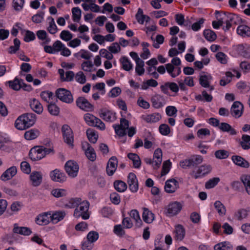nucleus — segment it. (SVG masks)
Masks as SVG:
<instances>
[{
  "label": "nucleus",
  "instance_id": "f3484780",
  "mask_svg": "<svg viewBox=\"0 0 250 250\" xmlns=\"http://www.w3.org/2000/svg\"><path fill=\"white\" fill-rule=\"evenodd\" d=\"M243 104L238 101L234 102L231 107L230 111L233 116L239 117L242 114Z\"/></svg>",
  "mask_w": 250,
  "mask_h": 250
},
{
  "label": "nucleus",
  "instance_id": "13d9d810",
  "mask_svg": "<svg viewBox=\"0 0 250 250\" xmlns=\"http://www.w3.org/2000/svg\"><path fill=\"white\" fill-rule=\"evenodd\" d=\"M85 154L88 160L93 162L95 161L96 159V154L93 147L90 148L88 151L85 152Z\"/></svg>",
  "mask_w": 250,
  "mask_h": 250
},
{
  "label": "nucleus",
  "instance_id": "f704fd0d",
  "mask_svg": "<svg viewBox=\"0 0 250 250\" xmlns=\"http://www.w3.org/2000/svg\"><path fill=\"white\" fill-rule=\"evenodd\" d=\"M238 49L240 51V53L244 57L246 58H250V46L246 45H243L242 44L239 45L238 46Z\"/></svg>",
  "mask_w": 250,
  "mask_h": 250
},
{
  "label": "nucleus",
  "instance_id": "774afa93",
  "mask_svg": "<svg viewBox=\"0 0 250 250\" xmlns=\"http://www.w3.org/2000/svg\"><path fill=\"white\" fill-rule=\"evenodd\" d=\"M159 130L161 134L167 135L170 133V128L167 124H162L159 126Z\"/></svg>",
  "mask_w": 250,
  "mask_h": 250
},
{
  "label": "nucleus",
  "instance_id": "412c9836",
  "mask_svg": "<svg viewBox=\"0 0 250 250\" xmlns=\"http://www.w3.org/2000/svg\"><path fill=\"white\" fill-rule=\"evenodd\" d=\"M174 233V239L178 241H182L185 236L186 231L184 227L179 224L175 226Z\"/></svg>",
  "mask_w": 250,
  "mask_h": 250
},
{
  "label": "nucleus",
  "instance_id": "f8f14e48",
  "mask_svg": "<svg viewBox=\"0 0 250 250\" xmlns=\"http://www.w3.org/2000/svg\"><path fill=\"white\" fill-rule=\"evenodd\" d=\"M179 188V183L176 180L170 179L165 183V190L167 193H173Z\"/></svg>",
  "mask_w": 250,
  "mask_h": 250
},
{
  "label": "nucleus",
  "instance_id": "37998d69",
  "mask_svg": "<svg viewBox=\"0 0 250 250\" xmlns=\"http://www.w3.org/2000/svg\"><path fill=\"white\" fill-rule=\"evenodd\" d=\"M86 135L89 141L91 143L95 144L97 142L98 135L96 134L94 130L90 128L87 129Z\"/></svg>",
  "mask_w": 250,
  "mask_h": 250
},
{
  "label": "nucleus",
  "instance_id": "49530a36",
  "mask_svg": "<svg viewBox=\"0 0 250 250\" xmlns=\"http://www.w3.org/2000/svg\"><path fill=\"white\" fill-rule=\"evenodd\" d=\"M220 179L219 177H214L210 179L205 184V188L207 189H210L216 186L220 182Z\"/></svg>",
  "mask_w": 250,
  "mask_h": 250
},
{
  "label": "nucleus",
  "instance_id": "dca6fc26",
  "mask_svg": "<svg viewBox=\"0 0 250 250\" xmlns=\"http://www.w3.org/2000/svg\"><path fill=\"white\" fill-rule=\"evenodd\" d=\"M231 160L235 165L243 167L248 168L250 167V163L242 157L239 155H233L231 157Z\"/></svg>",
  "mask_w": 250,
  "mask_h": 250
},
{
  "label": "nucleus",
  "instance_id": "6e6552de",
  "mask_svg": "<svg viewBox=\"0 0 250 250\" xmlns=\"http://www.w3.org/2000/svg\"><path fill=\"white\" fill-rule=\"evenodd\" d=\"M77 105L84 111H92L94 110V106L83 97L78 98L76 101Z\"/></svg>",
  "mask_w": 250,
  "mask_h": 250
},
{
  "label": "nucleus",
  "instance_id": "a878e982",
  "mask_svg": "<svg viewBox=\"0 0 250 250\" xmlns=\"http://www.w3.org/2000/svg\"><path fill=\"white\" fill-rule=\"evenodd\" d=\"M143 219L146 223H151L154 220V214L147 208H143Z\"/></svg>",
  "mask_w": 250,
  "mask_h": 250
},
{
  "label": "nucleus",
  "instance_id": "7ed1b4c3",
  "mask_svg": "<svg viewBox=\"0 0 250 250\" xmlns=\"http://www.w3.org/2000/svg\"><path fill=\"white\" fill-rule=\"evenodd\" d=\"M56 97L61 101L71 104L73 102V98L71 92L63 88L57 89L55 92Z\"/></svg>",
  "mask_w": 250,
  "mask_h": 250
},
{
  "label": "nucleus",
  "instance_id": "a19ab883",
  "mask_svg": "<svg viewBox=\"0 0 250 250\" xmlns=\"http://www.w3.org/2000/svg\"><path fill=\"white\" fill-rule=\"evenodd\" d=\"M114 187L115 189L120 192H124L127 188V185L125 183L120 180L115 181Z\"/></svg>",
  "mask_w": 250,
  "mask_h": 250
},
{
  "label": "nucleus",
  "instance_id": "052dcab7",
  "mask_svg": "<svg viewBox=\"0 0 250 250\" xmlns=\"http://www.w3.org/2000/svg\"><path fill=\"white\" fill-rule=\"evenodd\" d=\"M144 15H145L143 13V9L141 8H139L138 9V11L135 15V18L138 22H139L140 24H144V18L143 17V16Z\"/></svg>",
  "mask_w": 250,
  "mask_h": 250
},
{
  "label": "nucleus",
  "instance_id": "e433bc0d",
  "mask_svg": "<svg viewBox=\"0 0 250 250\" xmlns=\"http://www.w3.org/2000/svg\"><path fill=\"white\" fill-rule=\"evenodd\" d=\"M250 136L244 134L242 136V141L240 144L243 149L248 150L250 148Z\"/></svg>",
  "mask_w": 250,
  "mask_h": 250
},
{
  "label": "nucleus",
  "instance_id": "b1692460",
  "mask_svg": "<svg viewBox=\"0 0 250 250\" xmlns=\"http://www.w3.org/2000/svg\"><path fill=\"white\" fill-rule=\"evenodd\" d=\"M30 106L31 109L37 114H40L43 111V107L40 102L36 99H33L30 101Z\"/></svg>",
  "mask_w": 250,
  "mask_h": 250
},
{
  "label": "nucleus",
  "instance_id": "79ce46f5",
  "mask_svg": "<svg viewBox=\"0 0 250 250\" xmlns=\"http://www.w3.org/2000/svg\"><path fill=\"white\" fill-rule=\"evenodd\" d=\"M36 222L39 225H46L49 222L46 214H40L36 218Z\"/></svg>",
  "mask_w": 250,
  "mask_h": 250
},
{
  "label": "nucleus",
  "instance_id": "ea45409f",
  "mask_svg": "<svg viewBox=\"0 0 250 250\" xmlns=\"http://www.w3.org/2000/svg\"><path fill=\"white\" fill-rule=\"evenodd\" d=\"M214 208L217 210V212L219 214V215L224 216L226 214V208L220 201H216L214 203Z\"/></svg>",
  "mask_w": 250,
  "mask_h": 250
},
{
  "label": "nucleus",
  "instance_id": "c85d7f7f",
  "mask_svg": "<svg viewBox=\"0 0 250 250\" xmlns=\"http://www.w3.org/2000/svg\"><path fill=\"white\" fill-rule=\"evenodd\" d=\"M120 62L124 70L129 71L132 69L133 65L126 57L124 56L121 57Z\"/></svg>",
  "mask_w": 250,
  "mask_h": 250
},
{
  "label": "nucleus",
  "instance_id": "423d86ee",
  "mask_svg": "<svg viewBox=\"0 0 250 250\" xmlns=\"http://www.w3.org/2000/svg\"><path fill=\"white\" fill-rule=\"evenodd\" d=\"M64 142L68 145L73 146L74 137L73 132L70 127L66 125H63L62 128Z\"/></svg>",
  "mask_w": 250,
  "mask_h": 250
},
{
  "label": "nucleus",
  "instance_id": "6ab92c4d",
  "mask_svg": "<svg viewBox=\"0 0 250 250\" xmlns=\"http://www.w3.org/2000/svg\"><path fill=\"white\" fill-rule=\"evenodd\" d=\"M17 172L16 167L15 166L11 167L3 173L1 175L0 179L3 181L10 180L16 174Z\"/></svg>",
  "mask_w": 250,
  "mask_h": 250
},
{
  "label": "nucleus",
  "instance_id": "4c0bfd02",
  "mask_svg": "<svg viewBox=\"0 0 250 250\" xmlns=\"http://www.w3.org/2000/svg\"><path fill=\"white\" fill-rule=\"evenodd\" d=\"M81 200L80 198H71L67 203L64 205V207L68 208H76L78 205L81 203Z\"/></svg>",
  "mask_w": 250,
  "mask_h": 250
},
{
  "label": "nucleus",
  "instance_id": "a18cd8bd",
  "mask_svg": "<svg viewBox=\"0 0 250 250\" xmlns=\"http://www.w3.org/2000/svg\"><path fill=\"white\" fill-rule=\"evenodd\" d=\"M84 120L86 123L89 126H94L95 121H96L97 117L93 115L90 113H86L84 115Z\"/></svg>",
  "mask_w": 250,
  "mask_h": 250
},
{
  "label": "nucleus",
  "instance_id": "5fc2aeb1",
  "mask_svg": "<svg viewBox=\"0 0 250 250\" xmlns=\"http://www.w3.org/2000/svg\"><path fill=\"white\" fill-rule=\"evenodd\" d=\"M49 112L53 115H58L60 112V108L55 104H50L48 105Z\"/></svg>",
  "mask_w": 250,
  "mask_h": 250
},
{
  "label": "nucleus",
  "instance_id": "864d4df0",
  "mask_svg": "<svg viewBox=\"0 0 250 250\" xmlns=\"http://www.w3.org/2000/svg\"><path fill=\"white\" fill-rule=\"evenodd\" d=\"M157 85V82L156 80L151 79L146 81V82H144L142 85V88L143 89H147L149 86L155 87Z\"/></svg>",
  "mask_w": 250,
  "mask_h": 250
},
{
  "label": "nucleus",
  "instance_id": "6e6d98bb",
  "mask_svg": "<svg viewBox=\"0 0 250 250\" xmlns=\"http://www.w3.org/2000/svg\"><path fill=\"white\" fill-rule=\"evenodd\" d=\"M171 166V162L170 161L167 160L165 161L163 164L162 169L161 171V176L166 175L169 171Z\"/></svg>",
  "mask_w": 250,
  "mask_h": 250
},
{
  "label": "nucleus",
  "instance_id": "09e8293b",
  "mask_svg": "<svg viewBox=\"0 0 250 250\" xmlns=\"http://www.w3.org/2000/svg\"><path fill=\"white\" fill-rule=\"evenodd\" d=\"M81 10L79 7H74L72 9L73 20L74 21L78 22L81 17Z\"/></svg>",
  "mask_w": 250,
  "mask_h": 250
},
{
  "label": "nucleus",
  "instance_id": "e2e57ef3",
  "mask_svg": "<svg viewBox=\"0 0 250 250\" xmlns=\"http://www.w3.org/2000/svg\"><path fill=\"white\" fill-rule=\"evenodd\" d=\"M21 171L26 174H29L31 172V167L28 163L26 161H23L21 164Z\"/></svg>",
  "mask_w": 250,
  "mask_h": 250
},
{
  "label": "nucleus",
  "instance_id": "39448f33",
  "mask_svg": "<svg viewBox=\"0 0 250 250\" xmlns=\"http://www.w3.org/2000/svg\"><path fill=\"white\" fill-rule=\"evenodd\" d=\"M212 170V167L209 165H203L200 166L196 171H193L191 175L195 179L203 177L210 172Z\"/></svg>",
  "mask_w": 250,
  "mask_h": 250
},
{
  "label": "nucleus",
  "instance_id": "393cba45",
  "mask_svg": "<svg viewBox=\"0 0 250 250\" xmlns=\"http://www.w3.org/2000/svg\"><path fill=\"white\" fill-rule=\"evenodd\" d=\"M249 213H250V207L238 209L235 212L234 216L238 220L241 221L247 217Z\"/></svg>",
  "mask_w": 250,
  "mask_h": 250
},
{
  "label": "nucleus",
  "instance_id": "8fccbe9b",
  "mask_svg": "<svg viewBox=\"0 0 250 250\" xmlns=\"http://www.w3.org/2000/svg\"><path fill=\"white\" fill-rule=\"evenodd\" d=\"M136 72L139 76L143 75L145 72V69L144 68L145 65L144 62L143 60H141L140 61L136 62Z\"/></svg>",
  "mask_w": 250,
  "mask_h": 250
},
{
  "label": "nucleus",
  "instance_id": "7c9ffc66",
  "mask_svg": "<svg viewBox=\"0 0 250 250\" xmlns=\"http://www.w3.org/2000/svg\"><path fill=\"white\" fill-rule=\"evenodd\" d=\"M219 128L224 132H229L231 135L236 134L237 132L229 124L226 123H222L219 126Z\"/></svg>",
  "mask_w": 250,
  "mask_h": 250
},
{
  "label": "nucleus",
  "instance_id": "9b49d317",
  "mask_svg": "<svg viewBox=\"0 0 250 250\" xmlns=\"http://www.w3.org/2000/svg\"><path fill=\"white\" fill-rule=\"evenodd\" d=\"M118 166V160L116 157H111L107 164L106 171L109 176H112L117 169Z\"/></svg>",
  "mask_w": 250,
  "mask_h": 250
},
{
  "label": "nucleus",
  "instance_id": "72a5a7b5",
  "mask_svg": "<svg viewBox=\"0 0 250 250\" xmlns=\"http://www.w3.org/2000/svg\"><path fill=\"white\" fill-rule=\"evenodd\" d=\"M161 118V115L158 113L147 115L144 117V119L147 123H156L159 121Z\"/></svg>",
  "mask_w": 250,
  "mask_h": 250
},
{
  "label": "nucleus",
  "instance_id": "c9c22d12",
  "mask_svg": "<svg viewBox=\"0 0 250 250\" xmlns=\"http://www.w3.org/2000/svg\"><path fill=\"white\" fill-rule=\"evenodd\" d=\"M9 86L15 90H19L21 88V84L23 83V80L16 78L13 81H8Z\"/></svg>",
  "mask_w": 250,
  "mask_h": 250
},
{
  "label": "nucleus",
  "instance_id": "a211bd4d",
  "mask_svg": "<svg viewBox=\"0 0 250 250\" xmlns=\"http://www.w3.org/2000/svg\"><path fill=\"white\" fill-rule=\"evenodd\" d=\"M42 150H41L40 147L36 146L34 148L30 150L29 156L32 161H38L43 158V154L42 153Z\"/></svg>",
  "mask_w": 250,
  "mask_h": 250
},
{
  "label": "nucleus",
  "instance_id": "c756f323",
  "mask_svg": "<svg viewBox=\"0 0 250 250\" xmlns=\"http://www.w3.org/2000/svg\"><path fill=\"white\" fill-rule=\"evenodd\" d=\"M129 215L135 220V225L137 227H140L143 222L140 217L138 211L136 209H132L130 211Z\"/></svg>",
  "mask_w": 250,
  "mask_h": 250
},
{
  "label": "nucleus",
  "instance_id": "5701e85b",
  "mask_svg": "<svg viewBox=\"0 0 250 250\" xmlns=\"http://www.w3.org/2000/svg\"><path fill=\"white\" fill-rule=\"evenodd\" d=\"M153 159L155 163L153 168L154 169H157L160 167L162 160V151L160 148H157L155 150L153 154Z\"/></svg>",
  "mask_w": 250,
  "mask_h": 250
},
{
  "label": "nucleus",
  "instance_id": "de8ad7c7",
  "mask_svg": "<svg viewBox=\"0 0 250 250\" xmlns=\"http://www.w3.org/2000/svg\"><path fill=\"white\" fill-rule=\"evenodd\" d=\"M51 194L55 197L59 198L66 196L67 191L64 189L56 188L51 191Z\"/></svg>",
  "mask_w": 250,
  "mask_h": 250
},
{
  "label": "nucleus",
  "instance_id": "1a4fd4ad",
  "mask_svg": "<svg viewBox=\"0 0 250 250\" xmlns=\"http://www.w3.org/2000/svg\"><path fill=\"white\" fill-rule=\"evenodd\" d=\"M65 168L69 176L74 178L77 175L79 167L76 162L73 161H67L65 164Z\"/></svg>",
  "mask_w": 250,
  "mask_h": 250
},
{
  "label": "nucleus",
  "instance_id": "2f4dec72",
  "mask_svg": "<svg viewBox=\"0 0 250 250\" xmlns=\"http://www.w3.org/2000/svg\"><path fill=\"white\" fill-rule=\"evenodd\" d=\"M128 158L132 161L134 167L138 168L140 167L141 161L139 156L135 153H128Z\"/></svg>",
  "mask_w": 250,
  "mask_h": 250
},
{
  "label": "nucleus",
  "instance_id": "0e129e2a",
  "mask_svg": "<svg viewBox=\"0 0 250 250\" xmlns=\"http://www.w3.org/2000/svg\"><path fill=\"white\" fill-rule=\"evenodd\" d=\"M191 162V166L195 167L202 163L203 159L200 155H196L193 156L192 158L190 159Z\"/></svg>",
  "mask_w": 250,
  "mask_h": 250
},
{
  "label": "nucleus",
  "instance_id": "f03ea898",
  "mask_svg": "<svg viewBox=\"0 0 250 250\" xmlns=\"http://www.w3.org/2000/svg\"><path fill=\"white\" fill-rule=\"evenodd\" d=\"M89 204L87 201H82L78 205L74 212V216L79 218L82 217L83 219L86 220L89 218V214L88 212Z\"/></svg>",
  "mask_w": 250,
  "mask_h": 250
},
{
  "label": "nucleus",
  "instance_id": "338daca9",
  "mask_svg": "<svg viewBox=\"0 0 250 250\" xmlns=\"http://www.w3.org/2000/svg\"><path fill=\"white\" fill-rule=\"evenodd\" d=\"M216 59L220 63L226 64L227 62V56L223 52H218L215 55Z\"/></svg>",
  "mask_w": 250,
  "mask_h": 250
},
{
  "label": "nucleus",
  "instance_id": "3c124183",
  "mask_svg": "<svg viewBox=\"0 0 250 250\" xmlns=\"http://www.w3.org/2000/svg\"><path fill=\"white\" fill-rule=\"evenodd\" d=\"M216 158L219 159H224L227 158L229 156V152L224 149L217 150L214 153Z\"/></svg>",
  "mask_w": 250,
  "mask_h": 250
},
{
  "label": "nucleus",
  "instance_id": "20e7f679",
  "mask_svg": "<svg viewBox=\"0 0 250 250\" xmlns=\"http://www.w3.org/2000/svg\"><path fill=\"white\" fill-rule=\"evenodd\" d=\"M99 115L100 118L107 122H113L117 119L116 113L106 108L100 109Z\"/></svg>",
  "mask_w": 250,
  "mask_h": 250
},
{
  "label": "nucleus",
  "instance_id": "680f3d73",
  "mask_svg": "<svg viewBox=\"0 0 250 250\" xmlns=\"http://www.w3.org/2000/svg\"><path fill=\"white\" fill-rule=\"evenodd\" d=\"M36 36L35 34L29 30H26L24 38V41L25 42H29L35 39Z\"/></svg>",
  "mask_w": 250,
  "mask_h": 250
},
{
  "label": "nucleus",
  "instance_id": "f257e3e1",
  "mask_svg": "<svg viewBox=\"0 0 250 250\" xmlns=\"http://www.w3.org/2000/svg\"><path fill=\"white\" fill-rule=\"evenodd\" d=\"M36 115L33 113H26L20 116L15 121V127L20 130L32 126L36 123Z\"/></svg>",
  "mask_w": 250,
  "mask_h": 250
},
{
  "label": "nucleus",
  "instance_id": "69168bd1",
  "mask_svg": "<svg viewBox=\"0 0 250 250\" xmlns=\"http://www.w3.org/2000/svg\"><path fill=\"white\" fill-rule=\"evenodd\" d=\"M76 81L81 83L84 84L86 82V77L82 71H79L75 76Z\"/></svg>",
  "mask_w": 250,
  "mask_h": 250
},
{
  "label": "nucleus",
  "instance_id": "603ef678",
  "mask_svg": "<svg viewBox=\"0 0 250 250\" xmlns=\"http://www.w3.org/2000/svg\"><path fill=\"white\" fill-rule=\"evenodd\" d=\"M241 181L245 186L247 192L250 195V175L242 177Z\"/></svg>",
  "mask_w": 250,
  "mask_h": 250
},
{
  "label": "nucleus",
  "instance_id": "bb28decb",
  "mask_svg": "<svg viewBox=\"0 0 250 250\" xmlns=\"http://www.w3.org/2000/svg\"><path fill=\"white\" fill-rule=\"evenodd\" d=\"M39 130L36 128L31 129L24 133V137L27 140L35 139L40 135Z\"/></svg>",
  "mask_w": 250,
  "mask_h": 250
},
{
  "label": "nucleus",
  "instance_id": "9d476101",
  "mask_svg": "<svg viewBox=\"0 0 250 250\" xmlns=\"http://www.w3.org/2000/svg\"><path fill=\"white\" fill-rule=\"evenodd\" d=\"M227 17V19L225 21L226 26L224 27L225 31L229 30L232 25L238 24L242 20L240 17L234 14L229 13Z\"/></svg>",
  "mask_w": 250,
  "mask_h": 250
},
{
  "label": "nucleus",
  "instance_id": "2eb2a0df",
  "mask_svg": "<svg viewBox=\"0 0 250 250\" xmlns=\"http://www.w3.org/2000/svg\"><path fill=\"white\" fill-rule=\"evenodd\" d=\"M50 176L53 181L60 183L65 181L66 178L64 173L57 169L52 171Z\"/></svg>",
  "mask_w": 250,
  "mask_h": 250
},
{
  "label": "nucleus",
  "instance_id": "4be33fe9",
  "mask_svg": "<svg viewBox=\"0 0 250 250\" xmlns=\"http://www.w3.org/2000/svg\"><path fill=\"white\" fill-rule=\"evenodd\" d=\"M151 101L154 108H160L163 106L164 99L163 96L156 94L151 98Z\"/></svg>",
  "mask_w": 250,
  "mask_h": 250
},
{
  "label": "nucleus",
  "instance_id": "4d7b16f0",
  "mask_svg": "<svg viewBox=\"0 0 250 250\" xmlns=\"http://www.w3.org/2000/svg\"><path fill=\"white\" fill-rule=\"evenodd\" d=\"M82 69L86 72L92 71V68L93 67V64L91 61H84L82 64Z\"/></svg>",
  "mask_w": 250,
  "mask_h": 250
},
{
  "label": "nucleus",
  "instance_id": "cd10ccee",
  "mask_svg": "<svg viewBox=\"0 0 250 250\" xmlns=\"http://www.w3.org/2000/svg\"><path fill=\"white\" fill-rule=\"evenodd\" d=\"M237 32L242 37H250V27L246 25H239L237 29Z\"/></svg>",
  "mask_w": 250,
  "mask_h": 250
},
{
  "label": "nucleus",
  "instance_id": "0eeeda50",
  "mask_svg": "<svg viewBox=\"0 0 250 250\" xmlns=\"http://www.w3.org/2000/svg\"><path fill=\"white\" fill-rule=\"evenodd\" d=\"M129 121L125 118L120 119V124L114 125L113 126L116 133L120 136H125L126 133V129L129 127Z\"/></svg>",
  "mask_w": 250,
  "mask_h": 250
},
{
  "label": "nucleus",
  "instance_id": "ddd939ff",
  "mask_svg": "<svg viewBox=\"0 0 250 250\" xmlns=\"http://www.w3.org/2000/svg\"><path fill=\"white\" fill-rule=\"evenodd\" d=\"M181 204L178 202L169 204L167 206V213L170 216L177 214L182 209Z\"/></svg>",
  "mask_w": 250,
  "mask_h": 250
},
{
  "label": "nucleus",
  "instance_id": "aec40b11",
  "mask_svg": "<svg viewBox=\"0 0 250 250\" xmlns=\"http://www.w3.org/2000/svg\"><path fill=\"white\" fill-rule=\"evenodd\" d=\"M13 232L15 233L24 236H29L32 233V230L29 228L26 227H19L17 224L14 225Z\"/></svg>",
  "mask_w": 250,
  "mask_h": 250
},
{
  "label": "nucleus",
  "instance_id": "473e14b6",
  "mask_svg": "<svg viewBox=\"0 0 250 250\" xmlns=\"http://www.w3.org/2000/svg\"><path fill=\"white\" fill-rule=\"evenodd\" d=\"M233 246L228 242L219 243L214 246V250H232Z\"/></svg>",
  "mask_w": 250,
  "mask_h": 250
},
{
  "label": "nucleus",
  "instance_id": "58836bf2",
  "mask_svg": "<svg viewBox=\"0 0 250 250\" xmlns=\"http://www.w3.org/2000/svg\"><path fill=\"white\" fill-rule=\"evenodd\" d=\"M66 213L64 211H58L53 213L51 216V220L53 223H56L62 220Z\"/></svg>",
  "mask_w": 250,
  "mask_h": 250
},
{
  "label": "nucleus",
  "instance_id": "c03bdc74",
  "mask_svg": "<svg viewBox=\"0 0 250 250\" xmlns=\"http://www.w3.org/2000/svg\"><path fill=\"white\" fill-rule=\"evenodd\" d=\"M203 34L205 39L209 42L215 41L217 37L215 32L210 29L205 30Z\"/></svg>",
  "mask_w": 250,
  "mask_h": 250
},
{
  "label": "nucleus",
  "instance_id": "4468645a",
  "mask_svg": "<svg viewBox=\"0 0 250 250\" xmlns=\"http://www.w3.org/2000/svg\"><path fill=\"white\" fill-rule=\"evenodd\" d=\"M30 180L32 185L38 187L41 185L42 180V175L40 171H33L30 175Z\"/></svg>",
  "mask_w": 250,
  "mask_h": 250
},
{
  "label": "nucleus",
  "instance_id": "bf43d9fd",
  "mask_svg": "<svg viewBox=\"0 0 250 250\" xmlns=\"http://www.w3.org/2000/svg\"><path fill=\"white\" fill-rule=\"evenodd\" d=\"M99 238V234L96 231H91L89 232L87 235L88 241L91 243L95 242Z\"/></svg>",
  "mask_w": 250,
  "mask_h": 250
}]
</instances>
